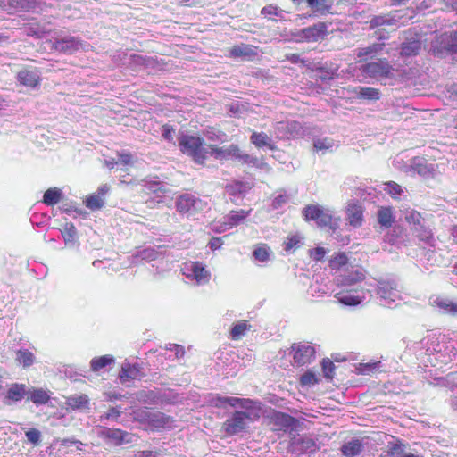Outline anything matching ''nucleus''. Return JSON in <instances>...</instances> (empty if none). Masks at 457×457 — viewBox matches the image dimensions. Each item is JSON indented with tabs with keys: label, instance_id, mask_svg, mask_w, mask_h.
Returning <instances> with one entry per match:
<instances>
[{
	"label": "nucleus",
	"instance_id": "f257e3e1",
	"mask_svg": "<svg viewBox=\"0 0 457 457\" xmlns=\"http://www.w3.org/2000/svg\"><path fill=\"white\" fill-rule=\"evenodd\" d=\"M249 403L246 407H241L244 411H233L224 421L222 429L228 436H235L245 432L250 423L257 420L261 417L260 403L248 399Z\"/></svg>",
	"mask_w": 457,
	"mask_h": 457
},
{
	"label": "nucleus",
	"instance_id": "f03ea898",
	"mask_svg": "<svg viewBox=\"0 0 457 457\" xmlns=\"http://www.w3.org/2000/svg\"><path fill=\"white\" fill-rule=\"evenodd\" d=\"M429 53L438 58L452 57L457 61V29L436 35L431 41Z\"/></svg>",
	"mask_w": 457,
	"mask_h": 457
},
{
	"label": "nucleus",
	"instance_id": "7ed1b4c3",
	"mask_svg": "<svg viewBox=\"0 0 457 457\" xmlns=\"http://www.w3.org/2000/svg\"><path fill=\"white\" fill-rule=\"evenodd\" d=\"M304 220H313L320 228H328L335 231L338 228V219L335 218L333 212L320 204H308L302 211Z\"/></svg>",
	"mask_w": 457,
	"mask_h": 457
},
{
	"label": "nucleus",
	"instance_id": "20e7f679",
	"mask_svg": "<svg viewBox=\"0 0 457 457\" xmlns=\"http://www.w3.org/2000/svg\"><path fill=\"white\" fill-rule=\"evenodd\" d=\"M179 146L182 153L193 157L194 161L200 164L204 163L210 153L209 146L204 147L203 139L195 136L182 134L179 137Z\"/></svg>",
	"mask_w": 457,
	"mask_h": 457
},
{
	"label": "nucleus",
	"instance_id": "39448f33",
	"mask_svg": "<svg viewBox=\"0 0 457 457\" xmlns=\"http://www.w3.org/2000/svg\"><path fill=\"white\" fill-rule=\"evenodd\" d=\"M209 154L217 160L235 159L241 163H246L252 166H258L259 164L257 157L242 153L237 145H229L227 147L220 148L209 145Z\"/></svg>",
	"mask_w": 457,
	"mask_h": 457
},
{
	"label": "nucleus",
	"instance_id": "423d86ee",
	"mask_svg": "<svg viewBox=\"0 0 457 457\" xmlns=\"http://www.w3.org/2000/svg\"><path fill=\"white\" fill-rule=\"evenodd\" d=\"M377 295L380 300V305L387 308L396 307L402 300L397 284L394 280L379 281Z\"/></svg>",
	"mask_w": 457,
	"mask_h": 457
},
{
	"label": "nucleus",
	"instance_id": "0eeeda50",
	"mask_svg": "<svg viewBox=\"0 0 457 457\" xmlns=\"http://www.w3.org/2000/svg\"><path fill=\"white\" fill-rule=\"evenodd\" d=\"M87 42L82 41L79 37L73 36L59 37L52 43L51 49L64 54H73L74 53L88 47Z\"/></svg>",
	"mask_w": 457,
	"mask_h": 457
},
{
	"label": "nucleus",
	"instance_id": "6e6552de",
	"mask_svg": "<svg viewBox=\"0 0 457 457\" xmlns=\"http://www.w3.org/2000/svg\"><path fill=\"white\" fill-rule=\"evenodd\" d=\"M205 208V202L189 193L183 194L176 199V209L182 214L192 216L196 212L204 211Z\"/></svg>",
	"mask_w": 457,
	"mask_h": 457
},
{
	"label": "nucleus",
	"instance_id": "1a4fd4ad",
	"mask_svg": "<svg viewBox=\"0 0 457 457\" xmlns=\"http://www.w3.org/2000/svg\"><path fill=\"white\" fill-rule=\"evenodd\" d=\"M97 436L108 444L119 446L131 444L135 440V436L120 428H111L101 427L97 430Z\"/></svg>",
	"mask_w": 457,
	"mask_h": 457
},
{
	"label": "nucleus",
	"instance_id": "9d476101",
	"mask_svg": "<svg viewBox=\"0 0 457 457\" xmlns=\"http://www.w3.org/2000/svg\"><path fill=\"white\" fill-rule=\"evenodd\" d=\"M362 74L374 79L386 78L391 74L392 67L386 59L365 63L360 67Z\"/></svg>",
	"mask_w": 457,
	"mask_h": 457
},
{
	"label": "nucleus",
	"instance_id": "9b49d317",
	"mask_svg": "<svg viewBox=\"0 0 457 457\" xmlns=\"http://www.w3.org/2000/svg\"><path fill=\"white\" fill-rule=\"evenodd\" d=\"M403 35V41L400 47L401 56L412 57L418 55L421 49L420 37L411 30L405 31Z\"/></svg>",
	"mask_w": 457,
	"mask_h": 457
},
{
	"label": "nucleus",
	"instance_id": "f8f14e48",
	"mask_svg": "<svg viewBox=\"0 0 457 457\" xmlns=\"http://www.w3.org/2000/svg\"><path fill=\"white\" fill-rule=\"evenodd\" d=\"M141 420L153 429H161L170 427L172 419L163 412L145 410L141 413Z\"/></svg>",
	"mask_w": 457,
	"mask_h": 457
},
{
	"label": "nucleus",
	"instance_id": "ddd939ff",
	"mask_svg": "<svg viewBox=\"0 0 457 457\" xmlns=\"http://www.w3.org/2000/svg\"><path fill=\"white\" fill-rule=\"evenodd\" d=\"M293 359L298 366L305 365L315 358V349L306 343L293 344L291 346Z\"/></svg>",
	"mask_w": 457,
	"mask_h": 457
},
{
	"label": "nucleus",
	"instance_id": "4468645a",
	"mask_svg": "<svg viewBox=\"0 0 457 457\" xmlns=\"http://www.w3.org/2000/svg\"><path fill=\"white\" fill-rule=\"evenodd\" d=\"M275 132L280 138H291L302 136L303 129L296 120H287L278 122L275 126Z\"/></svg>",
	"mask_w": 457,
	"mask_h": 457
},
{
	"label": "nucleus",
	"instance_id": "2eb2a0df",
	"mask_svg": "<svg viewBox=\"0 0 457 457\" xmlns=\"http://www.w3.org/2000/svg\"><path fill=\"white\" fill-rule=\"evenodd\" d=\"M366 292L362 288H353L340 291L335 295L337 302L345 306H356L366 299Z\"/></svg>",
	"mask_w": 457,
	"mask_h": 457
},
{
	"label": "nucleus",
	"instance_id": "dca6fc26",
	"mask_svg": "<svg viewBox=\"0 0 457 457\" xmlns=\"http://www.w3.org/2000/svg\"><path fill=\"white\" fill-rule=\"evenodd\" d=\"M270 422L273 426V430L283 432H291L297 425V420L294 417L276 411L270 417Z\"/></svg>",
	"mask_w": 457,
	"mask_h": 457
},
{
	"label": "nucleus",
	"instance_id": "f3484780",
	"mask_svg": "<svg viewBox=\"0 0 457 457\" xmlns=\"http://www.w3.org/2000/svg\"><path fill=\"white\" fill-rule=\"evenodd\" d=\"M29 388L25 384L13 383L4 394L3 403L5 405H12L27 397Z\"/></svg>",
	"mask_w": 457,
	"mask_h": 457
},
{
	"label": "nucleus",
	"instance_id": "a211bd4d",
	"mask_svg": "<svg viewBox=\"0 0 457 457\" xmlns=\"http://www.w3.org/2000/svg\"><path fill=\"white\" fill-rule=\"evenodd\" d=\"M403 18L402 11L395 10L386 14L375 15L369 21L370 29H376L382 26H396Z\"/></svg>",
	"mask_w": 457,
	"mask_h": 457
},
{
	"label": "nucleus",
	"instance_id": "6ab92c4d",
	"mask_svg": "<svg viewBox=\"0 0 457 457\" xmlns=\"http://www.w3.org/2000/svg\"><path fill=\"white\" fill-rule=\"evenodd\" d=\"M145 376V370L139 363L131 364L128 361H125L122 364L121 370L119 373V378L123 384L127 381L140 379Z\"/></svg>",
	"mask_w": 457,
	"mask_h": 457
},
{
	"label": "nucleus",
	"instance_id": "aec40b11",
	"mask_svg": "<svg viewBox=\"0 0 457 457\" xmlns=\"http://www.w3.org/2000/svg\"><path fill=\"white\" fill-rule=\"evenodd\" d=\"M328 26L324 22H318L312 26L303 29L299 32L301 39L308 42H316L327 35Z\"/></svg>",
	"mask_w": 457,
	"mask_h": 457
},
{
	"label": "nucleus",
	"instance_id": "412c9836",
	"mask_svg": "<svg viewBox=\"0 0 457 457\" xmlns=\"http://www.w3.org/2000/svg\"><path fill=\"white\" fill-rule=\"evenodd\" d=\"M209 403L212 406L216 408H224L226 405H229L231 407H246V404L249 403L248 399L246 398L222 396L220 395H212L210 398Z\"/></svg>",
	"mask_w": 457,
	"mask_h": 457
},
{
	"label": "nucleus",
	"instance_id": "4be33fe9",
	"mask_svg": "<svg viewBox=\"0 0 457 457\" xmlns=\"http://www.w3.org/2000/svg\"><path fill=\"white\" fill-rule=\"evenodd\" d=\"M337 71L338 67L337 65L327 62L323 63L318 62L315 64V68L313 69L317 79L323 82L333 79L336 77Z\"/></svg>",
	"mask_w": 457,
	"mask_h": 457
},
{
	"label": "nucleus",
	"instance_id": "5701e85b",
	"mask_svg": "<svg viewBox=\"0 0 457 457\" xmlns=\"http://www.w3.org/2000/svg\"><path fill=\"white\" fill-rule=\"evenodd\" d=\"M410 167L411 170L425 178L433 176L435 172L434 165L428 163L422 157H414L411 161Z\"/></svg>",
	"mask_w": 457,
	"mask_h": 457
},
{
	"label": "nucleus",
	"instance_id": "b1692460",
	"mask_svg": "<svg viewBox=\"0 0 457 457\" xmlns=\"http://www.w3.org/2000/svg\"><path fill=\"white\" fill-rule=\"evenodd\" d=\"M18 81L28 87L35 88L40 80V76L36 70H21L17 74Z\"/></svg>",
	"mask_w": 457,
	"mask_h": 457
},
{
	"label": "nucleus",
	"instance_id": "393cba45",
	"mask_svg": "<svg viewBox=\"0 0 457 457\" xmlns=\"http://www.w3.org/2000/svg\"><path fill=\"white\" fill-rule=\"evenodd\" d=\"M385 47L384 43H373L365 47H359L356 49V55L360 59L359 62H363L369 58H373L379 54Z\"/></svg>",
	"mask_w": 457,
	"mask_h": 457
},
{
	"label": "nucleus",
	"instance_id": "a878e982",
	"mask_svg": "<svg viewBox=\"0 0 457 457\" xmlns=\"http://www.w3.org/2000/svg\"><path fill=\"white\" fill-rule=\"evenodd\" d=\"M364 278L365 276L362 271L355 270L345 272L344 274L340 275L337 281L338 285L343 287H350L362 281Z\"/></svg>",
	"mask_w": 457,
	"mask_h": 457
},
{
	"label": "nucleus",
	"instance_id": "bb28decb",
	"mask_svg": "<svg viewBox=\"0 0 457 457\" xmlns=\"http://www.w3.org/2000/svg\"><path fill=\"white\" fill-rule=\"evenodd\" d=\"M346 216L349 224L353 227H360L362 224V207L357 204H350L346 209Z\"/></svg>",
	"mask_w": 457,
	"mask_h": 457
},
{
	"label": "nucleus",
	"instance_id": "cd10ccee",
	"mask_svg": "<svg viewBox=\"0 0 457 457\" xmlns=\"http://www.w3.org/2000/svg\"><path fill=\"white\" fill-rule=\"evenodd\" d=\"M340 450L345 457H360L363 452V445L359 439H352L345 443Z\"/></svg>",
	"mask_w": 457,
	"mask_h": 457
},
{
	"label": "nucleus",
	"instance_id": "c85d7f7f",
	"mask_svg": "<svg viewBox=\"0 0 457 457\" xmlns=\"http://www.w3.org/2000/svg\"><path fill=\"white\" fill-rule=\"evenodd\" d=\"M306 3L313 13L326 14L330 12L334 0H306Z\"/></svg>",
	"mask_w": 457,
	"mask_h": 457
},
{
	"label": "nucleus",
	"instance_id": "c756f323",
	"mask_svg": "<svg viewBox=\"0 0 457 457\" xmlns=\"http://www.w3.org/2000/svg\"><path fill=\"white\" fill-rule=\"evenodd\" d=\"M250 141L258 148L267 146L270 150L276 149V146L273 144L271 137H269L264 132H253L250 137Z\"/></svg>",
	"mask_w": 457,
	"mask_h": 457
},
{
	"label": "nucleus",
	"instance_id": "7c9ffc66",
	"mask_svg": "<svg viewBox=\"0 0 457 457\" xmlns=\"http://www.w3.org/2000/svg\"><path fill=\"white\" fill-rule=\"evenodd\" d=\"M413 234L420 240L428 244V245H433L434 238L433 234L431 232L430 228L428 226L427 222L419 227L411 228Z\"/></svg>",
	"mask_w": 457,
	"mask_h": 457
},
{
	"label": "nucleus",
	"instance_id": "2f4dec72",
	"mask_svg": "<svg viewBox=\"0 0 457 457\" xmlns=\"http://www.w3.org/2000/svg\"><path fill=\"white\" fill-rule=\"evenodd\" d=\"M354 93L356 97L361 100H378L380 98L379 90L373 87L360 86L354 88Z\"/></svg>",
	"mask_w": 457,
	"mask_h": 457
},
{
	"label": "nucleus",
	"instance_id": "473e14b6",
	"mask_svg": "<svg viewBox=\"0 0 457 457\" xmlns=\"http://www.w3.org/2000/svg\"><path fill=\"white\" fill-rule=\"evenodd\" d=\"M251 189V187L247 183L237 181L229 184L226 187L227 193L234 197H243Z\"/></svg>",
	"mask_w": 457,
	"mask_h": 457
},
{
	"label": "nucleus",
	"instance_id": "72a5a7b5",
	"mask_svg": "<svg viewBox=\"0 0 457 457\" xmlns=\"http://www.w3.org/2000/svg\"><path fill=\"white\" fill-rule=\"evenodd\" d=\"M190 271L192 277L198 284H204L208 282L210 278V273L199 262H194L191 264Z\"/></svg>",
	"mask_w": 457,
	"mask_h": 457
},
{
	"label": "nucleus",
	"instance_id": "f704fd0d",
	"mask_svg": "<svg viewBox=\"0 0 457 457\" xmlns=\"http://www.w3.org/2000/svg\"><path fill=\"white\" fill-rule=\"evenodd\" d=\"M50 399L48 394L42 388H29V393L27 395V400L31 401L37 405L46 403Z\"/></svg>",
	"mask_w": 457,
	"mask_h": 457
},
{
	"label": "nucleus",
	"instance_id": "c9c22d12",
	"mask_svg": "<svg viewBox=\"0 0 457 457\" xmlns=\"http://www.w3.org/2000/svg\"><path fill=\"white\" fill-rule=\"evenodd\" d=\"M229 54L234 58H246L256 55V52L252 46L244 44L234 46Z\"/></svg>",
	"mask_w": 457,
	"mask_h": 457
},
{
	"label": "nucleus",
	"instance_id": "e433bc0d",
	"mask_svg": "<svg viewBox=\"0 0 457 457\" xmlns=\"http://www.w3.org/2000/svg\"><path fill=\"white\" fill-rule=\"evenodd\" d=\"M89 400L86 395H74L67 398V404L71 409H86L88 408Z\"/></svg>",
	"mask_w": 457,
	"mask_h": 457
},
{
	"label": "nucleus",
	"instance_id": "4c0bfd02",
	"mask_svg": "<svg viewBox=\"0 0 457 457\" xmlns=\"http://www.w3.org/2000/svg\"><path fill=\"white\" fill-rule=\"evenodd\" d=\"M434 303L445 313L457 315V303L447 298H436Z\"/></svg>",
	"mask_w": 457,
	"mask_h": 457
},
{
	"label": "nucleus",
	"instance_id": "58836bf2",
	"mask_svg": "<svg viewBox=\"0 0 457 457\" xmlns=\"http://www.w3.org/2000/svg\"><path fill=\"white\" fill-rule=\"evenodd\" d=\"M378 220L381 227L390 228L394 220L392 209L389 207L381 208L378 212Z\"/></svg>",
	"mask_w": 457,
	"mask_h": 457
},
{
	"label": "nucleus",
	"instance_id": "ea45409f",
	"mask_svg": "<svg viewBox=\"0 0 457 457\" xmlns=\"http://www.w3.org/2000/svg\"><path fill=\"white\" fill-rule=\"evenodd\" d=\"M303 237L298 233L288 236L284 242V250L286 252H291L300 248L303 245Z\"/></svg>",
	"mask_w": 457,
	"mask_h": 457
},
{
	"label": "nucleus",
	"instance_id": "a19ab883",
	"mask_svg": "<svg viewBox=\"0 0 457 457\" xmlns=\"http://www.w3.org/2000/svg\"><path fill=\"white\" fill-rule=\"evenodd\" d=\"M62 195V192L56 187L47 189L43 196V203L46 205H54L57 204Z\"/></svg>",
	"mask_w": 457,
	"mask_h": 457
},
{
	"label": "nucleus",
	"instance_id": "79ce46f5",
	"mask_svg": "<svg viewBox=\"0 0 457 457\" xmlns=\"http://www.w3.org/2000/svg\"><path fill=\"white\" fill-rule=\"evenodd\" d=\"M251 212V210L245 211H231L229 214L227 216V222L230 227L238 225L242 222Z\"/></svg>",
	"mask_w": 457,
	"mask_h": 457
},
{
	"label": "nucleus",
	"instance_id": "37998d69",
	"mask_svg": "<svg viewBox=\"0 0 457 457\" xmlns=\"http://www.w3.org/2000/svg\"><path fill=\"white\" fill-rule=\"evenodd\" d=\"M114 362V358L111 355H104L91 360L90 366L93 371H99L107 365Z\"/></svg>",
	"mask_w": 457,
	"mask_h": 457
},
{
	"label": "nucleus",
	"instance_id": "c03bdc74",
	"mask_svg": "<svg viewBox=\"0 0 457 457\" xmlns=\"http://www.w3.org/2000/svg\"><path fill=\"white\" fill-rule=\"evenodd\" d=\"M16 360L23 367L28 368L34 363L35 356L28 349H20L16 352Z\"/></svg>",
	"mask_w": 457,
	"mask_h": 457
},
{
	"label": "nucleus",
	"instance_id": "a18cd8bd",
	"mask_svg": "<svg viewBox=\"0 0 457 457\" xmlns=\"http://www.w3.org/2000/svg\"><path fill=\"white\" fill-rule=\"evenodd\" d=\"M405 220L411 226V228L421 226L427 222L421 214L414 210L406 212Z\"/></svg>",
	"mask_w": 457,
	"mask_h": 457
},
{
	"label": "nucleus",
	"instance_id": "49530a36",
	"mask_svg": "<svg viewBox=\"0 0 457 457\" xmlns=\"http://www.w3.org/2000/svg\"><path fill=\"white\" fill-rule=\"evenodd\" d=\"M334 145V140L330 137L318 138L313 141L314 149L316 151H321L323 154L326 151L331 150Z\"/></svg>",
	"mask_w": 457,
	"mask_h": 457
},
{
	"label": "nucleus",
	"instance_id": "de8ad7c7",
	"mask_svg": "<svg viewBox=\"0 0 457 457\" xmlns=\"http://www.w3.org/2000/svg\"><path fill=\"white\" fill-rule=\"evenodd\" d=\"M104 198L96 194L89 195L85 201L86 206L92 211L100 210L104 207Z\"/></svg>",
	"mask_w": 457,
	"mask_h": 457
},
{
	"label": "nucleus",
	"instance_id": "09e8293b",
	"mask_svg": "<svg viewBox=\"0 0 457 457\" xmlns=\"http://www.w3.org/2000/svg\"><path fill=\"white\" fill-rule=\"evenodd\" d=\"M285 13L284 10L274 4L266 5L261 11V14L265 17L276 16L279 19H283Z\"/></svg>",
	"mask_w": 457,
	"mask_h": 457
},
{
	"label": "nucleus",
	"instance_id": "8fccbe9b",
	"mask_svg": "<svg viewBox=\"0 0 457 457\" xmlns=\"http://www.w3.org/2000/svg\"><path fill=\"white\" fill-rule=\"evenodd\" d=\"M289 201V195L286 193V191L281 190L278 193V195L273 198L271 206L274 210H278L282 208L285 204H287Z\"/></svg>",
	"mask_w": 457,
	"mask_h": 457
},
{
	"label": "nucleus",
	"instance_id": "3c124183",
	"mask_svg": "<svg viewBox=\"0 0 457 457\" xmlns=\"http://www.w3.org/2000/svg\"><path fill=\"white\" fill-rule=\"evenodd\" d=\"M160 252L152 247L145 248L138 251L136 257L141 260L153 261L158 258Z\"/></svg>",
	"mask_w": 457,
	"mask_h": 457
},
{
	"label": "nucleus",
	"instance_id": "603ef678",
	"mask_svg": "<svg viewBox=\"0 0 457 457\" xmlns=\"http://www.w3.org/2000/svg\"><path fill=\"white\" fill-rule=\"evenodd\" d=\"M122 413L120 406L111 407L107 412L100 416L99 420L104 421L105 420H117Z\"/></svg>",
	"mask_w": 457,
	"mask_h": 457
},
{
	"label": "nucleus",
	"instance_id": "864d4df0",
	"mask_svg": "<svg viewBox=\"0 0 457 457\" xmlns=\"http://www.w3.org/2000/svg\"><path fill=\"white\" fill-rule=\"evenodd\" d=\"M320 379L319 378L318 375L310 370H308L303 375H302V377L300 378V382H301L302 386H311L315 384H318L320 382Z\"/></svg>",
	"mask_w": 457,
	"mask_h": 457
},
{
	"label": "nucleus",
	"instance_id": "5fc2aeb1",
	"mask_svg": "<svg viewBox=\"0 0 457 457\" xmlns=\"http://www.w3.org/2000/svg\"><path fill=\"white\" fill-rule=\"evenodd\" d=\"M130 63L135 66L148 67L152 64V59L150 57L143 56L140 54H131Z\"/></svg>",
	"mask_w": 457,
	"mask_h": 457
},
{
	"label": "nucleus",
	"instance_id": "6e6d98bb",
	"mask_svg": "<svg viewBox=\"0 0 457 457\" xmlns=\"http://www.w3.org/2000/svg\"><path fill=\"white\" fill-rule=\"evenodd\" d=\"M247 329L248 326L245 321L237 323L236 325L233 326L230 331L232 338L238 339L245 333Z\"/></svg>",
	"mask_w": 457,
	"mask_h": 457
},
{
	"label": "nucleus",
	"instance_id": "4d7b16f0",
	"mask_svg": "<svg viewBox=\"0 0 457 457\" xmlns=\"http://www.w3.org/2000/svg\"><path fill=\"white\" fill-rule=\"evenodd\" d=\"M205 136L212 142H224L227 137L224 132L213 129L207 130Z\"/></svg>",
	"mask_w": 457,
	"mask_h": 457
},
{
	"label": "nucleus",
	"instance_id": "13d9d810",
	"mask_svg": "<svg viewBox=\"0 0 457 457\" xmlns=\"http://www.w3.org/2000/svg\"><path fill=\"white\" fill-rule=\"evenodd\" d=\"M321 366H322V371H323L324 377L327 379H332L333 375H334V370H335V365L332 362V361H330L328 358L323 359V361L321 362Z\"/></svg>",
	"mask_w": 457,
	"mask_h": 457
},
{
	"label": "nucleus",
	"instance_id": "bf43d9fd",
	"mask_svg": "<svg viewBox=\"0 0 457 457\" xmlns=\"http://www.w3.org/2000/svg\"><path fill=\"white\" fill-rule=\"evenodd\" d=\"M299 445L300 449L307 453H314L317 450L315 442L311 438H303Z\"/></svg>",
	"mask_w": 457,
	"mask_h": 457
},
{
	"label": "nucleus",
	"instance_id": "052dcab7",
	"mask_svg": "<svg viewBox=\"0 0 457 457\" xmlns=\"http://www.w3.org/2000/svg\"><path fill=\"white\" fill-rule=\"evenodd\" d=\"M76 234L77 231L75 226L71 222L66 223L63 228V230L62 231V235L63 237L64 241H72Z\"/></svg>",
	"mask_w": 457,
	"mask_h": 457
},
{
	"label": "nucleus",
	"instance_id": "680f3d73",
	"mask_svg": "<svg viewBox=\"0 0 457 457\" xmlns=\"http://www.w3.org/2000/svg\"><path fill=\"white\" fill-rule=\"evenodd\" d=\"M253 255L257 261L265 262L269 259L270 249L265 246H259L253 251Z\"/></svg>",
	"mask_w": 457,
	"mask_h": 457
},
{
	"label": "nucleus",
	"instance_id": "e2e57ef3",
	"mask_svg": "<svg viewBox=\"0 0 457 457\" xmlns=\"http://www.w3.org/2000/svg\"><path fill=\"white\" fill-rule=\"evenodd\" d=\"M25 436L31 444L37 445L41 440V433L37 428H30L25 433Z\"/></svg>",
	"mask_w": 457,
	"mask_h": 457
},
{
	"label": "nucleus",
	"instance_id": "0e129e2a",
	"mask_svg": "<svg viewBox=\"0 0 457 457\" xmlns=\"http://www.w3.org/2000/svg\"><path fill=\"white\" fill-rule=\"evenodd\" d=\"M385 190L387 191V193L391 195L393 197L400 195L403 192L401 186H399L394 181L387 182L386 184Z\"/></svg>",
	"mask_w": 457,
	"mask_h": 457
},
{
	"label": "nucleus",
	"instance_id": "69168bd1",
	"mask_svg": "<svg viewBox=\"0 0 457 457\" xmlns=\"http://www.w3.org/2000/svg\"><path fill=\"white\" fill-rule=\"evenodd\" d=\"M326 254V250L323 247H316L310 250V256L315 262L321 261Z\"/></svg>",
	"mask_w": 457,
	"mask_h": 457
},
{
	"label": "nucleus",
	"instance_id": "338daca9",
	"mask_svg": "<svg viewBox=\"0 0 457 457\" xmlns=\"http://www.w3.org/2000/svg\"><path fill=\"white\" fill-rule=\"evenodd\" d=\"M175 130L173 128H171L170 126L169 125H164L162 127V137L169 141V142H171L173 140V134H174Z\"/></svg>",
	"mask_w": 457,
	"mask_h": 457
},
{
	"label": "nucleus",
	"instance_id": "774afa93",
	"mask_svg": "<svg viewBox=\"0 0 457 457\" xmlns=\"http://www.w3.org/2000/svg\"><path fill=\"white\" fill-rule=\"evenodd\" d=\"M131 162V154L129 153H120L118 154V162L124 165L129 164Z\"/></svg>",
	"mask_w": 457,
	"mask_h": 457
}]
</instances>
